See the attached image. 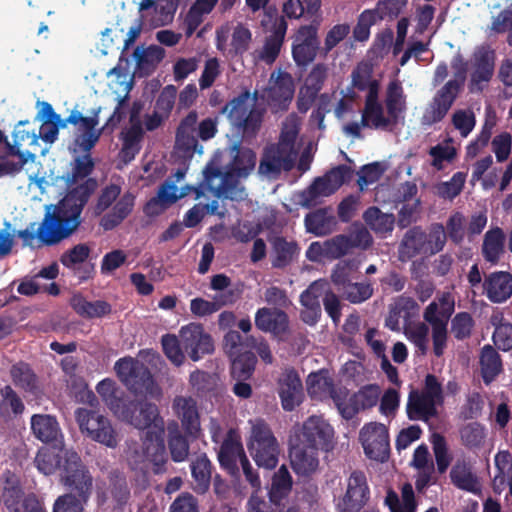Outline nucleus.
<instances>
[{"label": "nucleus", "instance_id": "c03bdc74", "mask_svg": "<svg viewBox=\"0 0 512 512\" xmlns=\"http://www.w3.org/2000/svg\"><path fill=\"white\" fill-rule=\"evenodd\" d=\"M0 413L3 416H18L25 410V405L19 394L10 385L0 389Z\"/></svg>", "mask_w": 512, "mask_h": 512}, {"label": "nucleus", "instance_id": "7ed1b4c3", "mask_svg": "<svg viewBox=\"0 0 512 512\" xmlns=\"http://www.w3.org/2000/svg\"><path fill=\"white\" fill-rule=\"evenodd\" d=\"M233 151L235 154L228 165V170L215 189V197L218 199H242L243 189L238 187V179L247 177L256 165V154L250 148L234 145Z\"/></svg>", "mask_w": 512, "mask_h": 512}, {"label": "nucleus", "instance_id": "4468645a", "mask_svg": "<svg viewBox=\"0 0 512 512\" xmlns=\"http://www.w3.org/2000/svg\"><path fill=\"white\" fill-rule=\"evenodd\" d=\"M297 152L282 148L274 143L267 145L262 153L258 172L268 178L276 179L280 174L291 171L296 162Z\"/></svg>", "mask_w": 512, "mask_h": 512}, {"label": "nucleus", "instance_id": "c85d7f7f", "mask_svg": "<svg viewBox=\"0 0 512 512\" xmlns=\"http://www.w3.org/2000/svg\"><path fill=\"white\" fill-rule=\"evenodd\" d=\"M134 205L135 196L129 191L124 193L112 210L102 217L100 224L103 229L109 231L116 228L132 213Z\"/></svg>", "mask_w": 512, "mask_h": 512}, {"label": "nucleus", "instance_id": "1a4fd4ad", "mask_svg": "<svg viewBox=\"0 0 512 512\" xmlns=\"http://www.w3.org/2000/svg\"><path fill=\"white\" fill-rule=\"evenodd\" d=\"M100 108L93 110L91 116L85 117L76 109H73L69 116L62 119L58 114L49 124L57 127V130L64 129L68 124L78 126L83 132L77 136L75 143L83 152H90L100 139L102 129L96 130L99 123Z\"/></svg>", "mask_w": 512, "mask_h": 512}, {"label": "nucleus", "instance_id": "bb28decb", "mask_svg": "<svg viewBox=\"0 0 512 512\" xmlns=\"http://www.w3.org/2000/svg\"><path fill=\"white\" fill-rule=\"evenodd\" d=\"M33 435L43 443H53L62 437L57 418L50 414H34L30 419Z\"/></svg>", "mask_w": 512, "mask_h": 512}, {"label": "nucleus", "instance_id": "5701e85b", "mask_svg": "<svg viewBox=\"0 0 512 512\" xmlns=\"http://www.w3.org/2000/svg\"><path fill=\"white\" fill-rule=\"evenodd\" d=\"M318 450L290 440L289 456L293 471L299 476L313 474L319 466Z\"/></svg>", "mask_w": 512, "mask_h": 512}, {"label": "nucleus", "instance_id": "f03ea898", "mask_svg": "<svg viewBox=\"0 0 512 512\" xmlns=\"http://www.w3.org/2000/svg\"><path fill=\"white\" fill-rule=\"evenodd\" d=\"M257 98L258 93L255 91L253 103H250L251 93L245 89L222 108V113L227 114L231 125L244 139L256 137L262 126L265 110L256 106Z\"/></svg>", "mask_w": 512, "mask_h": 512}, {"label": "nucleus", "instance_id": "b1692460", "mask_svg": "<svg viewBox=\"0 0 512 512\" xmlns=\"http://www.w3.org/2000/svg\"><path fill=\"white\" fill-rule=\"evenodd\" d=\"M243 455L246 454L240 439L233 430H229L218 451L220 466L229 474L236 475L239 472L237 461L241 462Z\"/></svg>", "mask_w": 512, "mask_h": 512}, {"label": "nucleus", "instance_id": "7c9ffc66", "mask_svg": "<svg viewBox=\"0 0 512 512\" xmlns=\"http://www.w3.org/2000/svg\"><path fill=\"white\" fill-rule=\"evenodd\" d=\"M401 258L411 259L420 253H427V234L419 226L409 229L400 244Z\"/></svg>", "mask_w": 512, "mask_h": 512}, {"label": "nucleus", "instance_id": "6e6552de", "mask_svg": "<svg viewBox=\"0 0 512 512\" xmlns=\"http://www.w3.org/2000/svg\"><path fill=\"white\" fill-rule=\"evenodd\" d=\"M75 419L86 437L109 448L117 447L118 435L107 417L96 410L80 407L75 411Z\"/></svg>", "mask_w": 512, "mask_h": 512}, {"label": "nucleus", "instance_id": "052dcab7", "mask_svg": "<svg viewBox=\"0 0 512 512\" xmlns=\"http://www.w3.org/2000/svg\"><path fill=\"white\" fill-rule=\"evenodd\" d=\"M35 464L40 472L45 475L53 474L61 465V459L58 454L50 449H41L35 457Z\"/></svg>", "mask_w": 512, "mask_h": 512}, {"label": "nucleus", "instance_id": "6ab92c4d", "mask_svg": "<svg viewBox=\"0 0 512 512\" xmlns=\"http://www.w3.org/2000/svg\"><path fill=\"white\" fill-rule=\"evenodd\" d=\"M173 410L181 421L186 436L193 440L198 439L201 426L197 402L192 397L177 396L173 400Z\"/></svg>", "mask_w": 512, "mask_h": 512}, {"label": "nucleus", "instance_id": "de8ad7c7", "mask_svg": "<svg viewBox=\"0 0 512 512\" xmlns=\"http://www.w3.org/2000/svg\"><path fill=\"white\" fill-rule=\"evenodd\" d=\"M385 106L389 116L398 122L400 113L405 110L403 88L397 81L389 83L386 93Z\"/></svg>", "mask_w": 512, "mask_h": 512}, {"label": "nucleus", "instance_id": "9d476101", "mask_svg": "<svg viewBox=\"0 0 512 512\" xmlns=\"http://www.w3.org/2000/svg\"><path fill=\"white\" fill-rule=\"evenodd\" d=\"M320 20H313L309 25H301L293 39L292 57L298 67L311 64L320 49L318 30Z\"/></svg>", "mask_w": 512, "mask_h": 512}, {"label": "nucleus", "instance_id": "cd10ccee", "mask_svg": "<svg viewBox=\"0 0 512 512\" xmlns=\"http://www.w3.org/2000/svg\"><path fill=\"white\" fill-rule=\"evenodd\" d=\"M472 67V85H479L482 82H489L494 74L495 52L484 47L476 50L473 54Z\"/></svg>", "mask_w": 512, "mask_h": 512}, {"label": "nucleus", "instance_id": "f257e3e1", "mask_svg": "<svg viewBox=\"0 0 512 512\" xmlns=\"http://www.w3.org/2000/svg\"><path fill=\"white\" fill-rule=\"evenodd\" d=\"M97 186V180L88 177L83 183L69 190L52 212L45 213L36 230L35 223H31L28 228L19 230L17 236L25 246L31 248L54 246L69 238L81 226L82 211Z\"/></svg>", "mask_w": 512, "mask_h": 512}, {"label": "nucleus", "instance_id": "774afa93", "mask_svg": "<svg viewBox=\"0 0 512 512\" xmlns=\"http://www.w3.org/2000/svg\"><path fill=\"white\" fill-rule=\"evenodd\" d=\"M447 240L445 228L441 223L431 225L427 234V253L436 254L443 250Z\"/></svg>", "mask_w": 512, "mask_h": 512}, {"label": "nucleus", "instance_id": "f704fd0d", "mask_svg": "<svg viewBox=\"0 0 512 512\" xmlns=\"http://www.w3.org/2000/svg\"><path fill=\"white\" fill-rule=\"evenodd\" d=\"M363 220L377 235L385 237L393 231L395 217L392 213H384L377 206L369 207L363 213Z\"/></svg>", "mask_w": 512, "mask_h": 512}, {"label": "nucleus", "instance_id": "bf43d9fd", "mask_svg": "<svg viewBox=\"0 0 512 512\" xmlns=\"http://www.w3.org/2000/svg\"><path fill=\"white\" fill-rule=\"evenodd\" d=\"M467 173L456 172L449 181L443 182L438 186V194L444 199L453 200L463 190Z\"/></svg>", "mask_w": 512, "mask_h": 512}, {"label": "nucleus", "instance_id": "09e8293b", "mask_svg": "<svg viewBox=\"0 0 512 512\" xmlns=\"http://www.w3.org/2000/svg\"><path fill=\"white\" fill-rule=\"evenodd\" d=\"M292 489V477L285 465L273 475L269 495L272 501L287 496Z\"/></svg>", "mask_w": 512, "mask_h": 512}, {"label": "nucleus", "instance_id": "603ef678", "mask_svg": "<svg viewBox=\"0 0 512 512\" xmlns=\"http://www.w3.org/2000/svg\"><path fill=\"white\" fill-rule=\"evenodd\" d=\"M407 0H378L375 8L371 9L381 21L385 19L394 20L403 12L407 6Z\"/></svg>", "mask_w": 512, "mask_h": 512}, {"label": "nucleus", "instance_id": "864d4df0", "mask_svg": "<svg viewBox=\"0 0 512 512\" xmlns=\"http://www.w3.org/2000/svg\"><path fill=\"white\" fill-rule=\"evenodd\" d=\"M91 249L85 243H79L68 249L60 256V262L69 269H75L79 264L84 263L90 256Z\"/></svg>", "mask_w": 512, "mask_h": 512}, {"label": "nucleus", "instance_id": "412c9836", "mask_svg": "<svg viewBox=\"0 0 512 512\" xmlns=\"http://www.w3.org/2000/svg\"><path fill=\"white\" fill-rule=\"evenodd\" d=\"M9 375L13 385L24 394L39 398L43 394V384L29 363L19 361L10 367Z\"/></svg>", "mask_w": 512, "mask_h": 512}, {"label": "nucleus", "instance_id": "49530a36", "mask_svg": "<svg viewBox=\"0 0 512 512\" xmlns=\"http://www.w3.org/2000/svg\"><path fill=\"white\" fill-rule=\"evenodd\" d=\"M306 383L312 398L324 399L327 398L328 393L333 392V379L323 371L310 373Z\"/></svg>", "mask_w": 512, "mask_h": 512}, {"label": "nucleus", "instance_id": "9b49d317", "mask_svg": "<svg viewBox=\"0 0 512 512\" xmlns=\"http://www.w3.org/2000/svg\"><path fill=\"white\" fill-rule=\"evenodd\" d=\"M370 497L366 474L361 470H354L347 478L346 491L339 499L337 511L360 512L368 504Z\"/></svg>", "mask_w": 512, "mask_h": 512}, {"label": "nucleus", "instance_id": "8fccbe9b", "mask_svg": "<svg viewBox=\"0 0 512 512\" xmlns=\"http://www.w3.org/2000/svg\"><path fill=\"white\" fill-rule=\"evenodd\" d=\"M381 21L370 9H365L357 18V23L353 28V38L358 42H365L370 37V28Z\"/></svg>", "mask_w": 512, "mask_h": 512}, {"label": "nucleus", "instance_id": "79ce46f5", "mask_svg": "<svg viewBox=\"0 0 512 512\" xmlns=\"http://www.w3.org/2000/svg\"><path fill=\"white\" fill-rule=\"evenodd\" d=\"M231 359V375L237 380L249 379L257 363L256 355L251 351L241 352L236 354Z\"/></svg>", "mask_w": 512, "mask_h": 512}, {"label": "nucleus", "instance_id": "4be33fe9", "mask_svg": "<svg viewBox=\"0 0 512 512\" xmlns=\"http://www.w3.org/2000/svg\"><path fill=\"white\" fill-rule=\"evenodd\" d=\"M482 294L492 303H503L512 295V274L507 271H494L484 276Z\"/></svg>", "mask_w": 512, "mask_h": 512}, {"label": "nucleus", "instance_id": "393cba45", "mask_svg": "<svg viewBox=\"0 0 512 512\" xmlns=\"http://www.w3.org/2000/svg\"><path fill=\"white\" fill-rule=\"evenodd\" d=\"M287 22L283 16L275 19L271 34L266 38L258 58L266 64H272L278 58L287 32Z\"/></svg>", "mask_w": 512, "mask_h": 512}, {"label": "nucleus", "instance_id": "0e129e2a", "mask_svg": "<svg viewBox=\"0 0 512 512\" xmlns=\"http://www.w3.org/2000/svg\"><path fill=\"white\" fill-rule=\"evenodd\" d=\"M351 249V239L346 235H337L325 241V257L338 259Z\"/></svg>", "mask_w": 512, "mask_h": 512}, {"label": "nucleus", "instance_id": "a211bd4d", "mask_svg": "<svg viewBox=\"0 0 512 512\" xmlns=\"http://www.w3.org/2000/svg\"><path fill=\"white\" fill-rule=\"evenodd\" d=\"M143 438V452L147 460L152 463V472L156 475L166 472V464L168 461L165 441L164 429L154 425L146 428Z\"/></svg>", "mask_w": 512, "mask_h": 512}, {"label": "nucleus", "instance_id": "3c124183", "mask_svg": "<svg viewBox=\"0 0 512 512\" xmlns=\"http://www.w3.org/2000/svg\"><path fill=\"white\" fill-rule=\"evenodd\" d=\"M133 55L138 68L143 69L145 67H151L154 69L164 58L165 51L160 46L152 45L144 50H140L139 47L136 48Z\"/></svg>", "mask_w": 512, "mask_h": 512}, {"label": "nucleus", "instance_id": "f8f14e48", "mask_svg": "<svg viewBox=\"0 0 512 512\" xmlns=\"http://www.w3.org/2000/svg\"><path fill=\"white\" fill-rule=\"evenodd\" d=\"M460 93V85L456 80L446 82L433 96L421 117L423 126H432L441 122L453 106Z\"/></svg>", "mask_w": 512, "mask_h": 512}, {"label": "nucleus", "instance_id": "5fc2aeb1", "mask_svg": "<svg viewBox=\"0 0 512 512\" xmlns=\"http://www.w3.org/2000/svg\"><path fill=\"white\" fill-rule=\"evenodd\" d=\"M373 286L370 282H351L342 293L343 297L353 304L368 300L373 295Z\"/></svg>", "mask_w": 512, "mask_h": 512}, {"label": "nucleus", "instance_id": "dca6fc26", "mask_svg": "<svg viewBox=\"0 0 512 512\" xmlns=\"http://www.w3.org/2000/svg\"><path fill=\"white\" fill-rule=\"evenodd\" d=\"M333 434V427L329 423L322 417L313 415L303 423L300 432L290 440L316 449H327Z\"/></svg>", "mask_w": 512, "mask_h": 512}, {"label": "nucleus", "instance_id": "f3484780", "mask_svg": "<svg viewBox=\"0 0 512 512\" xmlns=\"http://www.w3.org/2000/svg\"><path fill=\"white\" fill-rule=\"evenodd\" d=\"M277 392L284 411L291 412L304 400V389L298 372L293 367L283 370L277 381Z\"/></svg>", "mask_w": 512, "mask_h": 512}, {"label": "nucleus", "instance_id": "37998d69", "mask_svg": "<svg viewBox=\"0 0 512 512\" xmlns=\"http://www.w3.org/2000/svg\"><path fill=\"white\" fill-rule=\"evenodd\" d=\"M452 483L460 489L475 491L477 478L472 473L470 465L465 460H458L450 471Z\"/></svg>", "mask_w": 512, "mask_h": 512}, {"label": "nucleus", "instance_id": "58836bf2", "mask_svg": "<svg viewBox=\"0 0 512 512\" xmlns=\"http://www.w3.org/2000/svg\"><path fill=\"white\" fill-rule=\"evenodd\" d=\"M236 297L233 291H228L221 296V300L208 301L204 298L197 297L191 300L190 310L197 317H205L217 312L221 306L232 304Z\"/></svg>", "mask_w": 512, "mask_h": 512}, {"label": "nucleus", "instance_id": "a18cd8bd", "mask_svg": "<svg viewBox=\"0 0 512 512\" xmlns=\"http://www.w3.org/2000/svg\"><path fill=\"white\" fill-rule=\"evenodd\" d=\"M169 438L168 446L171 458L174 462L184 461L189 454V443L186 436L182 435L179 430L178 424L174 423L173 426H168Z\"/></svg>", "mask_w": 512, "mask_h": 512}, {"label": "nucleus", "instance_id": "2f4dec72", "mask_svg": "<svg viewBox=\"0 0 512 512\" xmlns=\"http://www.w3.org/2000/svg\"><path fill=\"white\" fill-rule=\"evenodd\" d=\"M479 364L481 376L486 385L492 383L503 370L500 354L489 344L481 349Z\"/></svg>", "mask_w": 512, "mask_h": 512}, {"label": "nucleus", "instance_id": "680f3d73", "mask_svg": "<svg viewBox=\"0 0 512 512\" xmlns=\"http://www.w3.org/2000/svg\"><path fill=\"white\" fill-rule=\"evenodd\" d=\"M85 153V155L75 159L71 174L68 178V183L76 184L79 180L87 178L93 172L95 166L94 161L89 152Z\"/></svg>", "mask_w": 512, "mask_h": 512}, {"label": "nucleus", "instance_id": "69168bd1", "mask_svg": "<svg viewBox=\"0 0 512 512\" xmlns=\"http://www.w3.org/2000/svg\"><path fill=\"white\" fill-rule=\"evenodd\" d=\"M251 41V31L243 25L239 24L234 28L232 33L230 43L231 51H233L235 55L242 56L249 49Z\"/></svg>", "mask_w": 512, "mask_h": 512}, {"label": "nucleus", "instance_id": "a19ab883", "mask_svg": "<svg viewBox=\"0 0 512 512\" xmlns=\"http://www.w3.org/2000/svg\"><path fill=\"white\" fill-rule=\"evenodd\" d=\"M323 176L316 177L313 182L301 193V205L305 208H312L318 204V199L333 195Z\"/></svg>", "mask_w": 512, "mask_h": 512}, {"label": "nucleus", "instance_id": "338daca9", "mask_svg": "<svg viewBox=\"0 0 512 512\" xmlns=\"http://www.w3.org/2000/svg\"><path fill=\"white\" fill-rule=\"evenodd\" d=\"M325 284L319 281L311 283L306 290L300 294V303L304 308L321 309L320 298L324 295Z\"/></svg>", "mask_w": 512, "mask_h": 512}, {"label": "nucleus", "instance_id": "6e6d98bb", "mask_svg": "<svg viewBox=\"0 0 512 512\" xmlns=\"http://www.w3.org/2000/svg\"><path fill=\"white\" fill-rule=\"evenodd\" d=\"M462 443L472 449L480 447L485 439V428L478 422H472L465 425L460 430Z\"/></svg>", "mask_w": 512, "mask_h": 512}, {"label": "nucleus", "instance_id": "473e14b6", "mask_svg": "<svg viewBox=\"0 0 512 512\" xmlns=\"http://www.w3.org/2000/svg\"><path fill=\"white\" fill-rule=\"evenodd\" d=\"M299 253L298 244L295 241H287L282 236L272 240L271 264L272 267L283 269L287 267Z\"/></svg>", "mask_w": 512, "mask_h": 512}, {"label": "nucleus", "instance_id": "c9c22d12", "mask_svg": "<svg viewBox=\"0 0 512 512\" xmlns=\"http://www.w3.org/2000/svg\"><path fill=\"white\" fill-rule=\"evenodd\" d=\"M294 91L292 76L288 72L278 71L275 81L268 90V96L272 102L281 105L292 100Z\"/></svg>", "mask_w": 512, "mask_h": 512}, {"label": "nucleus", "instance_id": "0eeeda50", "mask_svg": "<svg viewBox=\"0 0 512 512\" xmlns=\"http://www.w3.org/2000/svg\"><path fill=\"white\" fill-rule=\"evenodd\" d=\"M115 368L123 384L135 395L154 396L158 392L153 375L149 368L133 358H121Z\"/></svg>", "mask_w": 512, "mask_h": 512}, {"label": "nucleus", "instance_id": "4c0bfd02", "mask_svg": "<svg viewBox=\"0 0 512 512\" xmlns=\"http://www.w3.org/2000/svg\"><path fill=\"white\" fill-rule=\"evenodd\" d=\"M395 124L396 121L391 116L384 115L382 104L364 105L361 115L362 127L386 130L389 126Z\"/></svg>", "mask_w": 512, "mask_h": 512}, {"label": "nucleus", "instance_id": "e2e57ef3", "mask_svg": "<svg viewBox=\"0 0 512 512\" xmlns=\"http://www.w3.org/2000/svg\"><path fill=\"white\" fill-rule=\"evenodd\" d=\"M474 321L468 312L457 313L451 322V332L457 340H464L471 335Z\"/></svg>", "mask_w": 512, "mask_h": 512}, {"label": "nucleus", "instance_id": "39448f33", "mask_svg": "<svg viewBox=\"0 0 512 512\" xmlns=\"http://www.w3.org/2000/svg\"><path fill=\"white\" fill-rule=\"evenodd\" d=\"M248 450L259 467L274 469L280 453L277 439L264 420H257L252 426Z\"/></svg>", "mask_w": 512, "mask_h": 512}, {"label": "nucleus", "instance_id": "e433bc0d", "mask_svg": "<svg viewBox=\"0 0 512 512\" xmlns=\"http://www.w3.org/2000/svg\"><path fill=\"white\" fill-rule=\"evenodd\" d=\"M74 311L83 318H100L111 312V305L103 300L87 301L82 296H74L71 301Z\"/></svg>", "mask_w": 512, "mask_h": 512}, {"label": "nucleus", "instance_id": "ddd939ff", "mask_svg": "<svg viewBox=\"0 0 512 512\" xmlns=\"http://www.w3.org/2000/svg\"><path fill=\"white\" fill-rule=\"evenodd\" d=\"M365 455L372 460L384 462L390 454L389 433L382 423L365 424L359 433Z\"/></svg>", "mask_w": 512, "mask_h": 512}, {"label": "nucleus", "instance_id": "2eb2a0df", "mask_svg": "<svg viewBox=\"0 0 512 512\" xmlns=\"http://www.w3.org/2000/svg\"><path fill=\"white\" fill-rule=\"evenodd\" d=\"M181 344L191 360L198 361L214 351L211 335L199 323H190L180 330Z\"/></svg>", "mask_w": 512, "mask_h": 512}, {"label": "nucleus", "instance_id": "c756f323", "mask_svg": "<svg viewBox=\"0 0 512 512\" xmlns=\"http://www.w3.org/2000/svg\"><path fill=\"white\" fill-rule=\"evenodd\" d=\"M505 234L500 227L488 230L483 239L482 256L485 261L496 265L505 252Z\"/></svg>", "mask_w": 512, "mask_h": 512}, {"label": "nucleus", "instance_id": "20e7f679", "mask_svg": "<svg viewBox=\"0 0 512 512\" xmlns=\"http://www.w3.org/2000/svg\"><path fill=\"white\" fill-rule=\"evenodd\" d=\"M109 410L120 421L140 430L149 428L159 416V410L155 404L133 398L124 391Z\"/></svg>", "mask_w": 512, "mask_h": 512}, {"label": "nucleus", "instance_id": "aec40b11", "mask_svg": "<svg viewBox=\"0 0 512 512\" xmlns=\"http://www.w3.org/2000/svg\"><path fill=\"white\" fill-rule=\"evenodd\" d=\"M255 326L260 331L271 333L282 340L289 331V317L281 309L262 307L255 313Z\"/></svg>", "mask_w": 512, "mask_h": 512}, {"label": "nucleus", "instance_id": "13d9d810", "mask_svg": "<svg viewBox=\"0 0 512 512\" xmlns=\"http://www.w3.org/2000/svg\"><path fill=\"white\" fill-rule=\"evenodd\" d=\"M161 344L166 357L176 366H180L185 358L181 339L179 340L175 335L166 334L162 337Z\"/></svg>", "mask_w": 512, "mask_h": 512}, {"label": "nucleus", "instance_id": "ea45409f", "mask_svg": "<svg viewBox=\"0 0 512 512\" xmlns=\"http://www.w3.org/2000/svg\"><path fill=\"white\" fill-rule=\"evenodd\" d=\"M191 473L195 482L194 490L205 493L209 489L212 473V464L205 454L198 456L191 463Z\"/></svg>", "mask_w": 512, "mask_h": 512}, {"label": "nucleus", "instance_id": "423d86ee", "mask_svg": "<svg viewBox=\"0 0 512 512\" xmlns=\"http://www.w3.org/2000/svg\"><path fill=\"white\" fill-rule=\"evenodd\" d=\"M62 464V482L76 494V500L86 504L92 494L93 477L74 450H65Z\"/></svg>", "mask_w": 512, "mask_h": 512}, {"label": "nucleus", "instance_id": "72a5a7b5", "mask_svg": "<svg viewBox=\"0 0 512 512\" xmlns=\"http://www.w3.org/2000/svg\"><path fill=\"white\" fill-rule=\"evenodd\" d=\"M304 222L307 231L316 236L329 235L337 225L336 218L328 213L327 208H320L308 213Z\"/></svg>", "mask_w": 512, "mask_h": 512}, {"label": "nucleus", "instance_id": "a878e982", "mask_svg": "<svg viewBox=\"0 0 512 512\" xmlns=\"http://www.w3.org/2000/svg\"><path fill=\"white\" fill-rule=\"evenodd\" d=\"M432 398L418 390H411L406 405L407 416L410 420L428 421L437 415L436 405Z\"/></svg>", "mask_w": 512, "mask_h": 512}, {"label": "nucleus", "instance_id": "4d7b16f0", "mask_svg": "<svg viewBox=\"0 0 512 512\" xmlns=\"http://www.w3.org/2000/svg\"><path fill=\"white\" fill-rule=\"evenodd\" d=\"M374 80L373 67L368 62L358 63L351 73L352 87L358 91H366Z\"/></svg>", "mask_w": 512, "mask_h": 512}]
</instances>
